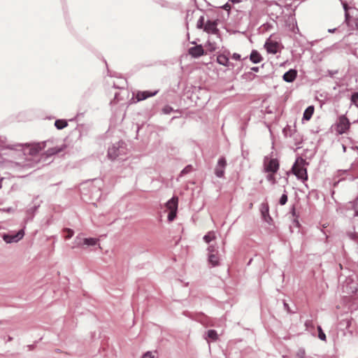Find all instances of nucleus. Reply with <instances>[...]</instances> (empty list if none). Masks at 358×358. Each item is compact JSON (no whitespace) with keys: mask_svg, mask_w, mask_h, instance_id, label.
<instances>
[{"mask_svg":"<svg viewBox=\"0 0 358 358\" xmlns=\"http://www.w3.org/2000/svg\"><path fill=\"white\" fill-rule=\"evenodd\" d=\"M142 358H154V356L151 352L148 351L143 355Z\"/></svg>","mask_w":358,"mask_h":358,"instance_id":"nucleus-43","label":"nucleus"},{"mask_svg":"<svg viewBox=\"0 0 358 358\" xmlns=\"http://www.w3.org/2000/svg\"><path fill=\"white\" fill-rule=\"evenodd\" d=\"M227 166V160L224 157L219 158L215 169V174L217 178H222L224 175V169Z\"/></svg>","mask_w":358,"mask_h":358,"instance_id":"nucleus-10","label":"nucleus"},{"mask_svg":"<svg viewBox=\"0 0 358 358\" xmlns=\"http://www.w3.org/2000/svg\"><path fill=\"white\" fill-rule=\"evenodd\" d=\"M314 109L315 108L313 106H309L308 107H307L305 111L303 112V120H309L314 113Z\"/></svg>","mask_w":358,"mask_h":358,"instance_id":"nucleus-23","label":"nucleus"},{"mask_svg":"<svg viewBox=\"0 0 358 358\" xmlns=\"http://www.w3.org/2000/svg\"><path fill=\"white\" fill-rule=\"evenodd\" d=\"M83 245V238H82L81 237L78 236L74 239V241L73 242V245L71 248L73 249H74L76 248H79V247L82 246Z\"/></svg>","mask_w":358,"mask_h":358,"instance_id":"nucleus-30","label":"nucleus"},{"mask_svg":"<svg viewBox=\"0 0 358 358\" xmlns=\"http://www.w3.org/2000/svg\"><path fill=\"white\" fill-rule=\"evenodd\" d=\"M241 1H242V0H229V2H231L232 3H238Z\"/></svg>","mask_w":358,"mask_h":358,"instance_id":"nucleus-52","label":"nucleus"},{"mask_svg":"<svg viewBox=\"0 0 358 358\" xmlns=\"http://www.w3.org/2000/svg\"><path fill=\"white\" fill-rule=\"evenodd\" d=\"M211 40V38L208 40L206 47L210 52H213L217 48V45L215 41H212Z\"/></svg>","mask_w":358,"mask_h":358,"instance_id":"nucleus-25","label":"nucleus"},{"mask_svg":"<svg viewBox=\"0 0 358 358\" xmlns=\"http://www.w3.org/2000/svg\"><path fill=\"white\" fill-rule=\"evenodd\" d=\"M343 292H345L348 294L355 293L357 291V286L353 282L352 279L348 278L343 285Z\"/></svg>","mask_w":358,"mask_h":358,"instance_id":"nucleus-14","label":"nucleus"},{"mask_svg":"<svg viewBox=\"0 0 358 358\" xmlns=\"http://www.w3.org/2000/svg\"><path fill=\"white\" fill-rule=\"evenodd\" d=\"M284 307H285V308L287 310V311L288 313H294V311H292V310L289 309V305H288L286 302H284Z\"/></svg>","mask_w":358,"mask_h":358,"instance_id":"nucleus-48","label":"nucleus"},{"mask_svg":"<svg viewBox=\"0 0 358 358\" xmlns=\"http://www.w3.org/2000/svg\"><path fill=\"white\" fill-rule=\"evenodd\" d=\"M215 238V235L214 231L208 232L203 238V241L206 243H209L211 241Z\"/></svg>","mask_w":358,"mask_h":358,"instance_id":"nucleus-29","label":"nucleus"},{"mask_svg":"<svg viewBox=\"0 0 358 358\" xmlns=\"http://www.w3.org/2000/svg\"><path fill=\"white\" fill-rule=\"evenodd\" d=\"M350 101L352 104L358 107V90L352 94Z\"/></svg>","mask_w":358,"mask_h":358,"instance_id":"nucleus-31","label":"nucleus"},{"mask_svg":"<svg viewBox=\"0 0 358 358\" xmlns=\"http://www.w3.org/2000/svg\"><path fill=\"white\" fill-rule=\"evenodd\" d=\"M223 8L226 10H229L231 9V5L229 2H227L224 6Z\"/></svg>","mask_w":358,"mask_h":358,"instance_id":"nucleus-49","label":"nucleus"},{"mask_svg":"<svg viewBox=\"0 0 358 358\" xmlns=\"http://www.w3.org/2000/svg\"><path fill=\"white\" fill-rule=\"evenodd\" d=\"M46 142L37 143L34 144H25V146L29 148V154L30 155H36L41 150L45 147Z\"/></svg>","mask_w":358,"mask_h":358,"instance_id":"nucleus-12","label":"nucleus"},{"mask_svg":"<svg viewBox=\"0 0 358 358\" xmlns=\"http://www.w3.org/2000/svg\"><path fill=\"white\" fill-rule=\"evenodd\" d=\"M217 20H208L205 26L203 27L204 31L208 34H211L217 36V38H220L218 36L219 29H217Z\"/></svg>","mask_w":358,"mask_h":358,"instance_id":"nucleus-9","label":"nucleus"},{"mask_svg":"<svg viewBox=\"0 0 358 358\" xmlns=\"http://www.w3.org/2000/svg\"><path fill=\"white\" fill-rule=\"evenodd\" d=\"M161 3V5H162V6H168V3H167V2H166V1H163V3Z\"/></svg>","mask_w":358,"mask_h":358,"instance_id":"nucleus-54","label":"nucleus"},{"mask_svg":"<svg viewBox=\"0 0 358 358\" xmlns=\"http://www.w3.org/2000/svg\"><path fill=\"white\" fill-rule=\"evenodd\" d=\"M158 91H139L137 92L136 98L138 101H143L149 97L153 96L157 94Z\"/></svg>","mask_w":358,"mask_h":358,"instance_id":"nucleus-17","label":"nucleus"},{"mask_svg":"<svg viewBox=\"0 0 358 358\" xmlns=\"http://www.w3.org/2000/svg\"><path fill=\"white\" fill-rule=\"evenodd\" d=\"M306 357V356L305 350L303 348L299 349L296 353V357L297 358H305Z\"/></svg>","mask_w":358,"mask_h":358,"instance_id":"nucleus-39","label":"nucleus"},{"mask_svg":"<svg viewBox=\"0 0 358 358\" xmlns=\"http://www.w3.org/2000/svg\"><path fill=\"white\" fill-rule=\"evenodd\" d=\"M98 239L95 238H83V245L87 246H94L96 245Z\"/></svg>","mask_w":358,"mask_h":358,"instance_id":"nucleus-24","label":"nucleus"},{"mask_svg":"<svg viewBox=\"0 0 358 358\" xmlns=\"http://www.w3.org/2000/svg\"><path fill=\"white\" fill-rule=\"evenodd\" d=\"M192 170V166L191 165H187V166H185L181 171V175H185V174H187L189 172H191Z\"/></svg>","mask_w":358,"mask_h":358,"instance_id":"nucleus-40","label":"nucleus"},{"mask_svg":"<svg viewBox=\"0 0 358 358\" xmlns=\"http://www.w3.org/2000/svg\"><path fill=\"white\" fill-rule=\"evenodd\" d=\"M260 211H261V214H262L263 220L266 222L270 224L271 222L272 221V218L269 215L268 205L266 203H262L261 204Z\"/></svg>","mask_w":358,"mask_h":358,"instance_id":"nucleus-16","label":"nucleus"},{"mask_svg":"<svg viewBox=\"0 0 358 358\" xmlns=\"http://www.w3.org/2000/svg\"><path fill=\"white\" fill-rule=\"evenodd\" d=\"M22 144L17 143L12 144L10 143L7 138L5 136H0V148L1 149H9V150H17L18 148L22 147Z\"/></svg>","mask_w":358,"mask_h":358,"instance_id":"nucleus-11","label":"nucleus"},{"mask_svg":"<svg viewBox=\"0 0 358 358\" xmlns=\"http://www.w3.org/2000/svg\"><path fill=\"white\" fill-rule=\"evenodd\" d=\"M355 24L356 29L358 30V15L355 19Z\"/></svg>","mask_w":358,"mask_h":358,"instance_id":"nucleus-51","label":"nucleus"},{"mask_svg":"<svg viewBox=\"0 0 358 358\" xmlns=\"http://www.w3.org/2000/svg\"><path fill=\"white\" fill-rule=\"evenodd\" d=\"M124 143L122 141H119L117 143L113 144L108 148V156L111 159H115L122 155L124 154V148L123 145Z\"/></svg>","mask_w":358,"mask_h":358,"instance_id":"nucleus-2","label":"nucleus"},{"mask_svg":"<svg viewBox=\"0 0 358 358\" xmlns=\"http://www.w3.org/2000/svg\"><path fill=\"white\" fill-rule=\"evenodd\" d=\"M208 262L212 266L219 265L220 257L218 255L217 248L214 245H210L208 248Z\"/></svg>","mask_w":358,"mask_h":358,"instance_id":"nucleus-6","label":"nucleus"},{"mask_svg":"<svg viewBox=\"0 0 358 358\" xmlns=\"http://www.w3.org/2000/svg\"><path fill=\"white\" fill-rule=\"evenodd\" d=\"M2 180H3V178H1L0 179V189H1V187H2V185H1Z\"/></svg>","mask_w":358,"mask_h":358,"instance_id":"nucleus-56","label":"nucleus"},{"mask_svg":"<svg viewBox=\"0 0 358 358\" xmlns=\"http://www.w3.org/2000/svg\"><path fill=\"white\" fill-rule=\"evenodd\" d=\"M193 12L191 10H187V15H186V21H187V26L188 25V20H191L192 17Z\"/></svg>","mask_w":358,"mask_h":358,"instance_id":"nucleus-42","label":"nucleus"},{"mask_svg":"<svg viewBox=\"0 0 358 358\" xmlns=\"http://www.w3.org/2000/svg\"><path fill=\"white\" fill-rule=\"evenodd\" d=\"M282 133L285 137L292 136V129L291 127L287 126L286 127H285L282 130Z\"/></svg>","mask_w":358,"mask_h":358,"instance_id":"nucleus-33","label":"nucleus"},{"mask_svg":"<svg viewBox=\"0 0 358 358\" xmlns=\"http://www.w3.org/2000/svg\"><path fill=\"white\" fill-rule=\"evenodd\" d=\"M343 9L345 10V22L348 26L350 25V20L351 18L350 13L348 12V10L351 8V6H349L350 4H352V2H354L355 0H340Z\"/></svg>","mask_w":358,"mask_h":358,"instance_id":"nucleus-13","label":"nucleus"},{"mask_svg":"<svg viewBox=\"0 0 358 358\" xmlns=\"http://www.w3.org/2000/svg\"><path fill=\"white\" fill-rule=\"evenodd\" d=\"M173 110V108L170 106H165L162 109L164 114H170Z\"/></svg>","mask_w":358,"mask_h":358,"instance_id":"nucleus-41","label":"nucleus"},{"mask_svg":"<svg viewBox=\"0 0 358 358\" xmlns=\"http://www.w3.org/2000/svg\"><path fill=\"white\" fill-rule=\"evenodd\" d=\"M275 173H268V174L266 176V179L268 181L271 182L272 184L275 183V178L274 176Z\"/></svg>","mask_w":358,"mask_h":358,"instance_id":"nucleus-38","label":"nucleus"},{"mask_svg":"<svg viewBox=\"0 0 358 358\" xmlns=\"http://www.w3.org/2000/svg\"><path fill=\"white\" fill-rule=\"evenodd\" d=\"M341 323H343L344 324H345L346 328H348L350 325L351 321L348 319H346V320H343L341 322Z\"/></svg>","mask_w":358,"mask_h":358,"instance_id":"nucleus-45","label":"nucleus"},{"mask_svg":"<svg viewBox=\"0 0 358 358\" xmlns=\"http://www.w3.org/2000/svg\"><path fill=\"white\" fill-rule=\"evenodd\" d=\"M2 210L6 213H13L14 211V209L13 208H7L2 209Z\"/></svg>","mask_w":358,"mask_h":358,"instance_id":"nucleus-47","label":"nucleus"},{"mask_svg":"<svg viewBox=\"0 0 358 358\" xmlns=\"http://www.w3.org/2000/svg\"><path fill=\"white\" fill-rule=\"evenodd\" d=\"M317 330H318V338L321 341H326V335L323 332L322 327L320 326H317Z\"/></svg>","mask_w":358,"mask_h":358,"instance_id":"nucleus-34","label":"nucleus"},{"mask_svg":"<svg viewBox=\"0 0 358 358\" xmlns=\"http://www.w3.org/2000/svg\"><path fill=\"white\" fill-rule=\"evenodd\" d=\"M250 59L252 63L258 64L262 61L263 57L257 50H253L250 55Z\"/></svg>","mask_w":358,"mask_h":358,"instance_id":"nucleus-20","label":"nucleus"},{"mask_svg":"<svg viewBox=\"0 0 358 358\" xmlns=\"http://www.w3.org/2000/svg\"><path fill=\"white\" fill-rule=\"evenodd\" d=\"M206 338H209L213 341H215L217 339L218 336L217 334V331L214 329H210L206 332Z\"/></svg>","mask_w":358,"mask_h":358,"instance_id":"nucleus-26","label":"nucleus"},{"mask_svg":"<svg viewBox=\"0 0 358 358\" xmlns=\"http://www.w3.org/2000/svg\"><path fill=\"white\" fill-rule=\"evenodd\" d=\"M343 150H344V151H345V147L344 145H343Z\"/></svg>","mask_w":358,"mask_h":358,"instance_id":"nucleus-57","label":"nucleus"},{"mask_svg":"<svg viewBox=\"0 0 358 358\" xmlns=\"http://www.w3.org/2000/svg\"><path fill=\"white\" fill-rule=\"evenodd\" d=\"M205 26V24H204V17L202 15L199 17L198 22H197V24H196V27L198 29H203Z\"/></svg>","mask_w":358,"mask_h":358,"instance_id":"nucleus-36","label":"nucleus"},{"mask_svg":"<svg viewBox=\"0 0 358 358\" xmlns=\"http://www.w3.org/2000/svg\"><path fill=\"white\" fill-rule=\"evenodd\" d=\"M62 151V148H57V147H55V148H49L46 152H45V155L47 157H50V156H52L54 155H56L60 152Z\"/></svg>","mask_w":358,"mask_h":358,"instance_id":"nucleus-28","label":"nucleus"},{"mask_svg":"<svg viewBox=\"0 0 358 358\" xmlns=\"http://www.w3.org/2000/svg\"><path fill=\"white\" fill-rule=\"evenodd\" d=\"M24 236V231L23 229L19 230L17 232H11L8 234H3L2 235L3 240L6 243H17Z\"/></svg>","mask_w":358,"mask_h":358,"instance_id":"nucleus-3","label":"nucleus"},{"mask_svg":"<svg viewBox=\"0 0 358 358\" xmlns=\"http://www.w3.org/2000/svg\"><path fill=\"white\" fill-rule=\"evenodd\" d=\"M329 75L332 77L335 73H337V71H335V72H332V71H329Z\"/></svg>","mask_w":358,"mask_h":358,"instance_id":"nucleus-55","label":"nucleus"},{"mask_svg":"<svg viewBox=\"0 0 358 358\" xmlns=\"http://www.w3.org/2000/svg\"><path fill=\"white\" fill-rule=\"evenodd\" d=\"M55 126L57 129H63L68 126V123L65 120H57L55 122Z\"/></svg>","mask_w":358,"mask_h":358,"instance_id":"nucleus-27","label":"nucleus"},{"mask_svg":"<svg viewBox=\"0 0 358 358\" xmlns=\"http://www.w3.org/2000/svg\"><path fill=\"white\" fill-rule=\"evenodd\" d=\"M296 76L297 71L295 69H290L284 73L282 78L287 83H292L295 80Z\"/></svg>","mask_w":358,"mask_h":358,"instance_id":"nucleus-18","label":"nucleus"},{"mask_svg":"<svg viewBox=\"0 0 358 358\" xmlns=\"http://www.w3.org/2000/svg\"><path fill=\"white\" fill-rule=\"evenodd\" d=\"M87 188H90V192L92 193L91 198L92 199H99L101 197V190L100 189H96V187L92 184H85L82 186L80 188L81 194L83 195H87V192H85L86 187Z\"/></svg>","mask_w":358,"mask_h":358,"instance_id":"nucleus-8","label":"nucleus"},{"mask_svg":"<svg viewBox=\"0 0 358 358\" xmlns=\"http://www.w3.org/2000/svg\"><path fill=\"white\" fill-rule=\"evenodd\" d=\"M265 48L266 49L267 52L271 54H275L278 52V45L277 43L269 42L265 43Z\"/></svg>","mask_w":358,"mask_h":358,"instance_id":"nucleus-22","label":"nucleus"},{"mask_svg":"<svg viewBox=\"0 0 358 358\" xmlns=\"http://www.w3.org/2000/svg\"><path fill=\"white\" fill-rule=\"evenodd\" d=\"M64 233H65L64 238L66 239H70L74 234L73 230L69 228H65L64 229Z\"/></svg>","mask_w":358,"mask_h":358,"instance_id":"nucleus-32","label":"nucleus"},{"mask_svg":"<svg viewBox=\"0 0 358 358\" xmlns=\"http://www.w3.org/2000/svg\"><path fill=\"white\" fill-rule=\"evenodd\" d=\"M307 165H308V162H307L306 159L301 157L296 158L292 167V171L297 179L302 181L308 180L307 169L306 167Z\"/></svg>","mask_w":358,"mask_h":358,"instance_id":"nucleus-1","label":"nucleus"},{"mask_svg":"<svg viewBox=\"0 0 358 358\" xmlns=\"http://www.w3.org/2000/svg\"><path fill=\"white\" fill-rule=\"evenodd\" d=\"M230 52L229 50H224L222 53L218 54L217 56V62L227 67H234V64L229 62V56Z\"/></svg>","mask_w":358,"mask_h":358,"instance_id":"nucleus-7","label":"nucleus"},{"mask_svg":"<svg viewBox=\"0 0 358 358\" xmlns=\"http://www.w3.org/2000/svg\"><path fill=\"white\" fill-rule=\"evenodd\" d=\"M347 208L354 211L353 217H358V196L354 201L348 203Z\"/></svg>","mask_w":358,"mask_h":358,"instance_id":"nucleus-21","label":"nucleus"},{"mask_svg":"<svg viewBox=\"0 0 358 358\" xmlns=\"http://www.w3.org/2000/svg\"><path fill=\"white\" fill-rule=\"evenodd\" d=\"M188 53L194 58H198L204 55V50L201 45H197L196 46L189 48Z\"/></svg>","mask_w":358,"mask_h":358,"instance_id":"nucleus-15","label":"nucleus"},{"mask_svg":"<svg viewBox=\"0 0 358 358\" xmlns=\"http://www.w3.org/2000/svg\"><path fill=\"white\" fill-rule=\"evenodd\" d=\"M287 202V195L286 194V192H285V193L282 194V196L280 198L279 203L281 206H284V205L286 204Z\"/></svg>","mask_w":358,"mask_h":358,"instance_id":"nucleus-35","label":"nucleus"},{"mask_svg":"<svg viewBox=\"0 0 358 358\" xmlns=\"http://www.w3.org/2000/svg\"><path fill=\"white\" fill-rule=\"evenodd\" d=\"M251 70L252 71H255V72H258L259 71V67L258 66H253L251 68Z\"/></svg>","mask_w":358,"mask_h":358,"instance_id":"nucleus-53","label":"nucleus"},{"mask_svg":"<svg viewBox=\"0 0 358 358\" xmlns=\"http://www.w3.org/2000/svg\"><path fill=\"white\" fill-rule=\"evenodd\" d=\"M279 162L277 159H269L265 157L264 159V169L265 172L275 173L279 169Z\"/></svg>","mask_w":358,"mask_h":358,"instance_id":"nucleus-4","label":"nucleus"},{"mask_svg":"<svg viewBox=\"0 0 358 358\" xmlns=\"http://www.w3.org/2000/svg\"><path fill=\"white\" fill-rule=\"evenodd\" d=\"M350 123L345 115H341L338 117L336 124V131L338 134H343L350 128Z\"/></svg>","mask_w":358,"mask_h":358,"instance_id":"nucleus-5","label":"nucleus"},{"mask_svg":"<svg viewBox=\"0 0 358 358\" xmlns=\"http://www.w3.org/2000/svg\"><path fill=\"white\" fill-rule=\"evenodd\" d=\"M177 210H170L168 214V220L172 222L176 217Z\"/></svg>","mask_w":358,"mask_h":358,"instance_id":"nucleus-37","label":"nucleus"},{"mask_svg":"<svg viewBox=\"0 0 358 358\" xmlns=\"http://www.w3.org/2000/svg\"><path fill=\"white\" fill-rule=\"evenodd\" d=\"M305 325L307 328L309 327H313V321L312 320H306L305 322Z\"/></svg>","mask_w":358,"mask_h":358,"instance_id":"nucleus-46","label":"nucleus"},{"mask_svg":"<svg viewBox=\"0 0 358 358\" xmlns=\"http://www.w3.org/2000/svg\"><path fill=\"white\" fill-rule=\"evenodd\" d=\"M178 197L173 196L171 199H169L166 202V206L169 210H178Z\"/></svg>","mask_w":358,"mask_h":358,"instance_id":"nucleus-19","label":"nucleus"},{"mask_svg":"<svg viewBox=\"0 0 358 358\" xmlns=\"http://www.w3.org/2000/svg\"><path fill=\"white\" fill-rule=\"evenodd\" d=\"M231 58L235 60H241V55H239L238 53H234L231 56Z\"/></svg>","mask_w":358,"mask_h":358,"instance_id":"nucleus-44","label":"nucleus"},{"mask_svg":"<svg viewBox=\"0 0 358 358\" xmlns=\"http://www.w3.org/2000/svg\"><path fill=\"white\" fill-rule=\"evenodd\" d=\"M338 31V28H333V29H328V32L331 33V34L335 33V32H336Z\"/></svg>","mask_w":358,"mask_h":358,"instance_id":"nucleus-50","label":"nucleus"}]
</instances>
